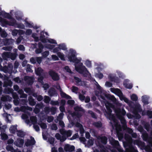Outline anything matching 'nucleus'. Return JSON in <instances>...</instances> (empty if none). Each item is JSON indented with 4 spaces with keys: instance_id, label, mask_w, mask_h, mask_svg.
<instances>
[{
    "instance_id": "a19ab883",
    "label": "nucleus",
    "mask_w": 152,
    "mask_h": 152,
    "mask_svg": "<svg viewBox=\"0 0 152 152\" xmlns=\"http://www.w3.org/2000/svg\"><path fill=\"white\" fill-rule=\"evenodd\" d=\"M58 48L60 49H62L65 50L67 49L65 45L64 44L59 45H58Z\"/></svg>"
},
{
    "instance_id": "2eb2a0df",
    "label": "nucleus",
    "mask_w": 152,
    "mask_h": 152,
    "mask_svg": "<svg viewBox=\"0 0 152 152\" xmlns=\"http://www.w3.org/2000/svg\"><path fill=\"white\" fill-rule=\"evenodd\" d=\"M35 72L36 74L39 76L45 75V72L43 69L40 67L36 68Z\"/></svg>"
},
{
    "instance_id": "7c9ffc66",
    "label": "nucleus",
    "mask_w": 152,
    "mask_h": 152,
    "mask_svg": "<svg viewBox=\"0 0 152 152\" xmlns=\"http://www.w3.org/2000/svg\"><path fill=\"white\" fill-rule=\"evenodd\" d=\"M76 126L79 128L80 132V134H82L84 133V130L82 125L81 124L78 123H77L76 124Z\"/></svg>"
},
{
    "instance_id": "72a5a7b5",
    "label": "nucleus",
    "mask_w": 152,
    "mask_h": 152,
    "mask_svg": "<svg viewBox=\"0 0 152 152\" xmlns=\"http://www.w3.org/2000/svg\"><path fill=\"white\" fill-rule=\"evenodd\" d=\"M33 96L35 97L37 100L39 101H40L43 99V96L41 95H38L37 94L34 93L33 94Z\"/></svg>"
},
{
    "instance_id": "f8f14e48",
    "label": "nucleus",
    "mask_w": 152,
    "mask_h": 152,
    "mask_svg": "<svg viewBox=\"0 0 152 152\" xmlns=\"http://www.w3.org/2000/svg\"><path fill=\"white\" fill-rule=\"evenodd\" d=\"M142 138L144 140L147 141L149 143V145L152 147V139L149 138L146 132L142 133Z\"/></svg>"
},
{
    "instance_id": "6e6552de",
    "label": "nucleus",
    "mask_w": 152,
    "mask_h": 152,
    "mask_svg": "<svg viewBox=\"0 0 152 152\" xmlns=\"http://www.w3.org/2000/svg\"><path fill=\"white\" fill-rule=\"evenodd\" d=\"M13 68V66L12 64L10 63L8 64V66H5L2 67H0L1 70L3 71L5 73H9L11 74L12 73Z\"/></svg>"
},
{
    "instance_id": "3c124183",
    "label": "nucleus",
    "mask_w": 152,
    "mask_h": 152,
    "mask_svg": "<svg viewBox=\"0 0 152 152\" xmlns=\"http://www.w3.org/2000/svg\"><path fill=\"white\" fill-rule=\"evenodd\" d=\"M61 95L62 97L65 98L67 99H71V97L70 96L67 95L63 92L61 93Z\"/></svg>"
},
{
    "instance_id": "4be33fe9",
    "label": "nucleus",
    "mask_w": 152,
    "mask_h": 152,
    "mask_svg": "<svg viewBox=\"0 0 152 152\" xmlns=\"http://www.w3.org/2000/svg\"><path fill=\"white\" fill-rule=\"evenodd\" d=\"M24 80L29 85L31 84L33 82V77H32L26 76L24 77Z\"/></svg>"
},
{
    "instance_id": "393cba45",
    "label": "nucleus",
    "mask_w": 152,
    "mask_h": 152,
    "mask_svg": "<svg viewBox=\"0 0 152 152\" xmlns=\"http://www.w3.org/2000/svg\"><path fill=\"white\" fill-rule=\"evenodd\" d=\"M18 92L20 95V98H27V95L24 93L22 89L19 90Z\"/></svg>"
},
{
    "instance_id": "0e129e2a",
    "label": "nucleus",
    "mask_w": 152,
    "mask_h": 152,
    "mask_svg": "<svg viewBox=\"0 0 152 152\" xmlns=\"http://www.w3.org/2000/svg\"><path fill=\"white\" fill-rule=\"evenodd\" d=\"M131 99L132 100L136 101L137 99V97L136 95L133 94L131 96Z\"/></svg>"
},
{
    "instance_id": "4468645a",
    "label": "nucleus",
    "mask_w": 152,
    "mask_h": 152,
    "mask_svg": "<svg viewBox=\"0 0 152 152\" xmlns=\"http://www.w3.org/2000/svg\"><path fill=\"white\" fill-rule=\"evenodd\" d=\"M21 118L25 121V122L29 126H31V124L28 119V116L26 114H23L21 116Z\"/></svg>"
},
{
    "instance_id": "f03ea898",
    "label": "nucleus",
    "mask_w": 152,
    "mask_h": 152,
    "mask_svg": "<svg viewBox=\"0 0 152 152\" xmlns=\"http://www.w3.org/2000/svg\"><path fill=\"white\" fill-rule=\"evenodd\" d=\"M117 114L121 122L123 125V129L126 130L128 133L130 134L132 137L134 138H136L137 137V135L135 133L133 132V131L132 129L128 128L126 125V122L124 117L126 112L124 110H121L120 109H118L117 110Z\"/></svg>"
},
{
    "instance_id": "e433bc0d",
    "label": "nucleus",
    "mask_w": 152,
    "mask_h": 152,
    "mask_svg": "<svg viewBox=\"0 0 152 152\" xmlns=\"http://www.w3.org/2000/svg\"><path fill=\"white\" fill-rule=\"evenodd\" d=\"M133 112L134 114L133 115L134 117L137 119L140 118L141 117L140 115L138 114L136 110H134Z\"/></svg>"
},
{
    "instance_id": "6ab92c4d",
    "label": "nucleus",
    "mask_w": 152,
    "mask_h": 152,
    "mask_svg": "<svg viewBox=\"0 0 152 152\" xmlns=\"http://www.w3.org/2000/svg\"><path fill=\"white\" fill-rule=\"evenodd\" d=\"M35 141L33 138H31V140H28L25 143L26 146L28 147L31 146L35 144Z\"/></svg>"
},
{
    "instance_id": "338daca9",
    "label": "nucleus",
    "mask_w": 152,
    "mask_h": 152,
    "mask_svg": "<svg viewBox=\"0 0 152 152\" xmlns=\"http://www.w3.org/2000/svg\"><path fill=\"white\" fill-rule=\"evenodd\" d=\"M18 48L20 50L24 51L25 50V47L23 45H19L18 47Z\"/></svg>"
},
{
    "instance_id": "69168bd1",
    "label": "nucleus",
    "mask_w": 152,
    "mask_h": 152,
    "mask_svg": "<svg viewBox=\"0 0 152 152\" xmlns=\"http://www.w3.org/2000/svg\"><path fill=\"white\" fill-rule=\"evenodd\" d=\"M88 113L89 114H90L91 115V116L92 118H96V115L94 113H93L92 111L89 110L88 111Z\"/></svg>"
},
{
    "instance_id": "603ef678",
    "label": "nucleus",
    "mask_w": 152,
    "mask_h": 152,
    "mask_svg": "<svg viewBox=\"0 0 152 152\" xmlns=\"http://www.w3.org/2000/svg\"><path fill=\"white\" fill-rule=\"evenodd\" d=\"M49 52L48 51H45L42 53V56L43 58H46L49 54Z\"/></svg>"
},
{
    "instance_id": "5701e85b",
    "label": "nucleus",
    "mask_w": 152,
    "mask_h": 152,
    "mask_svg": "<svg viewBox=\"0 0 152 152\" xmlns=\"http://www.w3.org/2000/svg\"><path fill=\"white\" fill-rule=\"evenodd\" d=\"M12 98L9 95H5L2 96L1 98V101L3 102L11 101Z\"/></svg>"
},
{
    "instance_id": "1a4fd4ad",
    "label": "nucleus",
    "mask_w": 152,
    "mask_h": 152,
    "mask_svg": "<svg viewBox=\"0 0 152 152\" xmlns=\"http://www.w3.org/2000/svg\"><path fill=\"white\" fill-rule=\"evenodd\" d=\"M76 52L72 49L69 50L68 55V59L70 61L75 62L76 61L77 58L75 56Z\"/></svg>"
},
{
    "instance_id": "9d476101",
    "label": "nucleus",
    "mask_w": 152,
    "mask_h": 152,
    "mask_svg": "<svg viewBox=\"0 0 152 152\" xmlns=\"http://www.w3.org/2000/svg\"><path fill=\"white\" fill-rule=\"evenodd\" d=\"M49 75L54 80L57 81L60 79L59 76L57 73L54 71L51 70L48 72Z\"/></svg>"
},
{
    "instance_id": "7ed1b4c3",
    "label": "nucleus",
    "mask_w": 152,
    "mask_h": 152,
    "mask_svg": "<svg viewBox=\"0 0 152 152\" xmlns=\"http://www.w3.org/2000/svg\"><path fill=\"white\" fill-rule=\"evenodd\" d=\"M125 138L127 142L126 143L127 148H126V152H138L135 149L132 144V137L128 134L125 135Z\"/></svg>"
},
{
    "instance_id": "4d7b16f0",
    "label": "nucleus",
    "mask_w": 152,
    "mask_h": 152,
    "mask_svg": "<svg viewBox=\"0 0 152 152\" xmlns=\"http://www.w3.org/2000/svg\"><path fill=\"white\" fill-rule=\"evenodd\" d=\"M31 66L29 64H28L26 65L27 68H26V70L27 72H31L32 71V70L31 68Z\"/></svg>"
},
{
    "instance_id": "e2e57ef3",
    "label": "nucleus",
    "mask_w": 152,
    "mask_h": 152,
    "mask_svg": "<svg viewBox=\"0 0 152 152\" xmlns=\"http://www.w3.org/2000/svg\"><path fill=\"white\" fill-rule=\"evenodd\" d=\"M18 30L15 29H14L12 31V35L13 36H15L17 35V34L18 33Z\"/></svg>"
},
{
    "instance_id": "9b49d317",
    "label": "nucleus",
    "mask_w": 152,
    "mask_h": 152,
    "mask_svg": "<svg viewBox=\"0 0 152 152\" xmlns=\"http://www.w3.org/2000/svg\"><path fill=\"white\" fill-rule=\"evenodd\" d=\"M111 144L116 148L119 152H124L120 147L119 142L118 141L112 139L111 142Z\"/></svg>"
},
{
    "instance_id": "6e6d98bb",
    "label": "nucleus",
    "mask_w": 152,
    "mask_h": 152,
    "mask_svg": "<svg viewBox=\"0 0 152 152\" xmlns=\"http://www.w3.org/2000/svg\"><path fill=\"white\" fill-rule=\"evenodd\" d=\"M36 34L33 33L32 35V37L34 38V41L35 42H38L39 40V37L36 36Z\"/></svg>"
},
{
    "instance_id": "c9c22d12",
    "label": "nucleus",
    "mask_w": 152,
    "mask_h": 152,
    "mask_svg": "<svg viewBox=\"0 0 152 152\" xmlns=\"http://www.w3.org/2000/svg\"><path fill=\"white\" fill-rule=\"evenodd\" d=\"M24 91L25 92L28 94L29 95L31 94L33 92V91L30 88H24Z\"/></svg>"
},
{
    "instance_id": "58836bf2",
    "label": "nucleus",
    "mask_w": 152,
    "mask_h": 152,
    "mask_svg": "<svg viewBox=\"0 0 152 152\" xmlns=\"http://www.w3.org/2000/svg\"><path fill=\"white\" fill-rule=\"evenodd\" d=\"M17 135L20 137H23L25 135V133L21 130H19L17 131Z\"/></svg>"
},
{
    "instance_id": "a18cd8bd",
    "label": "nucleus",
    "mask_w": 152,
    "mask_h": 152,
    "mask_svg": "<svg viewBox=\"0 0 152 152\" xmlns=\"http://www.w3.org/2000/svg\"><path fill=\"white\" fill-rule=\"evenodd\" d=\"M44 102L46 103H49V102L50 100V98L48 96H45L44 97Z\"/></svg>"
},
{
    "instance_id": "c85d7f7f",
    "label": "nucleus",
    "mask_w": 152,
    "mask_h": 152,
    "mask_svg": "<svg viewBox=\"0 0 152 152\" xmlns=\"http://www.w3.org/2000/svg\"><path fill=\"white\" fill-rule=\"evenodd\" d=\"M12 84V82L10 80H7L4 81V82L3 86L6 87L7 86H11Z\"/></svg>"
},
{
    "instance_id": "13d9d810",
    "label": "nucleus",
    "mask_w": 152,
    "mask_h": 152,
    "mask_svg": "<svg viewBox=\"0 0 152 152\" xmlns=\"http://www.w3.org/2000/svg\"><path fill=\"white\" fill-rule=\"evenodd\" d=\"M90 132L91 133L93 134V135L96 137V136H98L97 135V132L94 129H91L90 130Z\"/></svg>"
},
{
    "instance_id": "49530a36",
    "label": "nucleus",
    "mask_w": 152,
    "mask_h": 152,
    "mask_svg": "<svg viewBox=\"0 0 152 152\" xmlns=\"http://www.w3.org/2000/svg\"><path fill=\"white\" fill-rule=\"evenodd\" d=\"M17 55L15 53H10V58L12 60H15L16 57Z\"/></svg>"
},
{
    "instance_id": "052dcab7",
    "label": "nucleus",
    "mask_w": 152,
    "mask_h": 152,
    "mask_svg": "<svg viewBox=\"0 0 152 152\" xmlns=\"http://www.w3.org/2000/svg\"><path fill=\"white\" fill-rule=\"evenodd\" d=\"M45 47L48 48L52 49L54 48V45H51L50 44H46L45 45Z\"/></svg>"
},
{
    "instance_id": "ea45409f",
    "label": "nucleus",
    "mask_w": 152,
    "mask_h": 152,
    "mask_svg": "<svg viewBox=\"0 0 152 152\" xmlns=\"http://www.w3.org/2000/svg\"><path fill=\"white\" fill-rule=\"evenodd\" d=\"M50 129L53 130H56L58 129L57 125L55 124H50Z\"/></svg>"
},
{
    "instance_id": "a878e982",
    "label": "nucleus",
    "mask_w": 152,
    "mask_h": 152,
    "mask_svg": "<svg viewBox=\"0 0 152 152\" xmlns=\"http://www.w3.org/2000/svg\"><path fill=\"white\" fill-rule=\"evenodd\" d=\"M13 90L12 89L6 87L4 90V93L7 94H9L10 93H12L13 92Z\"/></svg>"
},
{
    "instance_id": "b1692460",
    "label": "nucleus",
    "mask_w": 152,
    "mask_h": 152,
    "mask_svg": "<svg viewBox=\"0 0 152 152\" xmlns=\"http://www.w3.org/2000/svg\"><path fill=\"white\" fill-rule=\"evenodd\" d=\"M28 100L29 102V104L31 106H33L35 105L36 102L34 99L31 96H30L28 97Z\"/></svg>"
},
{
    "instance_id": "f3484780",
    "label": "nucleus",
    "mask_w": 152,
    "mask_h": 152,
    "mask_svg": "<svg viewBox=\"0 0 152 152\" xmlns=\"http://www.w3.org/2000/svg\"><path fill=\"white\" fill-rule=\"evenodd\" d=\"M3 42L4 45H8L12 44L14 42V40L12 39H8L5 38L3 39Z\"/></svg>"
},
{
    "instance_id": "cd10ccee",
    "label": "nucleus",
    "mask_w": 152,
    "mask_h": 152,
    "mask_svg": "<svg viewBox=\"0 0 152 152\" xmlns=\"http://www.w3.org/2000/svg\"><path fill=\"white\" fill-rule=\"evenodd\" d=\"M37 118L36 116H31L30 117L29 120L31 124V125L32 124L33 125L36 124L37 122Z\"/></svg>"
},
{
    "instance_id": "864d4df0",
    "label": "nucleus",
    "mask_w": 152,
    "mask_h": 152,
    "mask_svg": "<svg viewBox=\"0 0 152 152\" xmlns=\"http://www.w3.org/2000/svg\"><path fill=\"white\" fill-rule=\"evenodd\" d=\"M12 47L11 46H6L2 48V49L6 51H10L12 50Z\"/></svg>"
},
{
    "instance_id": "f257e3e1",
    "label": "nucleus",
    "mask_w": 152,
    "mask_h": 152,
    "mask_svg": "<svg viewBox=\"0 0 152 152\" xmlns=\"http://www.w3.org/2000/svg\"><path fill=\"white\" fill-rule=\"evenodd\" d=\"M105 106L107 110V112H106L108 115V118L110 120H112L115 123V125L116 127V130L118 131H120L121 130V126L118 124L116 122V119H115L114 116L113 115L111 114V112H112V110L110 108H113L114 111H115V113H116V114L118 118V119L120 120L119 118L118 115L117 114V110L118 109H120L121 110H125L123 109L121 110V109L119 108H114V106L113 105L107 102H106L105 103Z\"/></svg>"
},
{
    "instance_id": "de8ad7c7",
    "label": "nucleus",
    "mask_w": 152,
    "mask_h": 152,
    "mask_svg": "<svg viewBox=\"0 0 152 152\" xmlns=\"http://www.w3.org/2000/svg\"><path fill=\"white\" fill-rule=\"evenodd\" d=\"M96 88L99 90V91H98V93L97 94L96 92L95 93V94L96 95L99 96L102 93V89H101V87L99 85H98V86H96Z\"/></svg>"
},
{
    "instance_id": "bf43d9fd",
    "label": "nucleus",
    "mask_w": 152,
    "mask_h": 152,
    "mask_svg": "<svg viewBox=\"0 0 152 152\" xmlns=\"http://www.w3.org/2000/svg\"><path fill=\"white\" fill-rule=\"evenodd\" d=\"M57 110V108L56 107H52L50 108V111L52 114L54 115L55 114Z\"/></svg>"
},
{
    "instance_id": "774afa93",
    "label": "nucleus",
    "mask_w": 152,
    "mask_h": 152,
    "mask_svg": "<svg viewBox=\"0 0 152 152\" xmlns=\"http://www.w3.org/2000/svg\"><path fill=\"white\" fill-rule=\"evenodd\" d=\"M145 129L147 131H148L150 128V125L148 123H146L144 125Z\"/></svg>"
},
{
    "instance_id": "79ce46f5",
    "label": "nucleus",
    "mask_w": 152,
    "mask_h": 152,
    "mask_svg": "<svg viewBox=\"0 0 152 152\" xmlns=\"http://www.w3.org/2000/svg\"><path fill=\"white\" fill-rule=\"evenodd\" d=\"M142 101L145 104H147L148 103V98L146 96H142Z\"/></svg>"
},
{
    "instance_id": "39448f33",
    "label": "nucleus",
    "mask_w": 152,
    "mask_h": 152,
    "mask_svg": "<svg viewBox=\"0 0 152 152\" xmlns=\"http://www.w3.org/2000/svg\"><path fill=\"white\" fill-rule=\"evenodd\" d=\"M79 66H75V69L79 73L82 74L85 77H86L89 74L88 71L85 66H82V63H79Z\"/></svg>"
},
{
    "instance_id": "a211bd4d",
    "label": "nucleus",
    "mask_w": 152,
    "mask_h": 152,
    "mask_svg": "<svg viewBox=\"0 0 152 152\" xmlns=\"http://www.w3.org/2000/svg\"><path fill=\"white\" fill-rule=\"evenodd\" d=\"M74 77L75 80V82L77 85L82 86L85 85V82L84 81H82L80 79L75 76H74Z\"/></svg>"
},
{
    "instance_id": "c756f323",
    "label": "nucleus",
    "mask_w": 152,
    "mask_h": 152,
    "mask_svg": "<svg viewBox=\"0 0 152 152\" xmlns=\"http://www.w3.org/2000/svg\"><path fill=\"white\" fill-rule=\"evenodd\" d=\"M10 52H4L2 54V57L4 60H7L8 58H10Z\"/></svg>"
},
{
    "instance_id": "2f4dec72",
    "label": "nucleus",
    "mask_w": 152,
    "mask_h": 152,
    "mask_svg": "<svg viewBox=\"0 0 152 152\" xmlns=\"http://www.w3.org/2000/svg\"><path fill=\"white\" fill-rule=\"evenodd\" d=\"M44 32L42 31L40 34V39H39L42 42L45 43L47 42L45 38V36L44 35Z\"/></svg>"
},
{
    "instance_id": "412c9836",
    "label": "nucleus",
    "mask_w": 152,
    "mask_h": 152,
    "mask_svg": "<svg viewBox=\"0 0 152 152\" xmlns=\"http://www.w3.org/2000/svg\"><path fill=\"white\" fill-rule=\"evenodd\" d=\"M74 147L67 144L65 146L64 149L66 151H72L74 150Z\"/></svg>"
},
{
    "instance_id": "dca6fc26",
    "label": "nucleus",
    "mask_w": 152,
    "mask_h": 152,
    "mask_svg": "<svg viewBox=\"0 0 152 152\" xmlns=\"http://www.w3.org/2000/svg\"><path fill=\"white\" fill-rule=\"evenodd\" d=\"M24 143L23 140L20 138H18L14 142V144L17 146L21 147Z\"/></svg>"
},
{
    "instance_id": "aec40b11",
    "label": "nucleus",
    "mask_w": 152,
    "mask_h": 152,
    "mask_svg": "<svg viewBox=\"0 0 152 152\" xmlns=\"http://www.w3.org/2000/svg\"><path fill=\"white\" fill-rule=\"evenodd\" d=\"M48 93L50 96H56L57 94L55 89L53 88H50L48 91Z\"/></svg>"
},
{
    "instance_id": "37998d69",
    "label": "nucleus",
    "mask_w": 152,
    "mask_h": 152,
    "mask_svg": "<svg viewBox=\"0 0 152 152\" xmlns=\"http://www.w3.org/2000/svg\"><path fill=\"white\" fill-rule=\"evenodd\" d=\"M16 130V126H12L10 127V131L12 133H14Z\"/></svg>"
},
{
    "instance_id": "5fc2aeb1",
    "label": "nucleus",
    "mask_w": 152,
    "mask_h": 152,
    "mask_svg": "<svg viewBox=\"0 0 152 152\" xmlns=\"http://www.w3.org/2000/svg\"><path fill=\"white\" fill-rule=\"evenodd\" d=\"M1 139L3 140H6L8 138L7 135L5 134L4 133H1Z\"/></svg>"
},
{
    "instance_id": "20e7f679",
    "label": "nucleus",
    "mask_w": 152,
    "mask_h": 152,
    "mask_svg": "<svg viewBox=\"0 0 152 152\" xmlns=\"http://www.w3.org/2000/svg\"><path fill=\"white\" fill-rule=\"evenodd\" d=\"M74 109L75 111L70 114L73 118H75V117L77 118H80L85 112L84 110L78 106L75 107Z\"/></svg>"
},
{
    "instance_id": "8fccbe9b",
    "label": "nucleus",
    "mask_w": 152,
    "mask_h": 152,
    "mask_svg": "<svg viewBox=\"0 0 152 152\" xmlns=\"http://www.w3.org/2000/svg\"><path fill=\"white\" fill-rule=\"evenodd\" d=\"M134 144H136L138 145H142L143 143L141 141L138 140H135L134 142Z\"/></svg>"
},
{
    "instance_id": "0eeeda50",
    "label": "nucleus",
    "mask_w": 152,
    "mask_h": 152,
    "mask_svg": "<svg viewBox=\"0 0 152 152\" xmlns=\"http://www.w3.org/2000/svg\"><path fill=\"white\" fill-rule=\"evenodd\" d=\"M59 132L62 135V139H61L62 142L65 141L67 137L71 136L72 134V132L71 131H66L63 129H60Z\"/></svg>"
},
{
    "instance_id": "473e14b6",
    "label": "nucleus",
    "mask_w": 152,
    "mask_h": 152,
    "mask_svg": "<svg viewBox=\"0 0 152 152\" xmlns=\"http://www.w3.org/2000/svg\"><path fill=\"white\" fill-rule=\"evenodd\" d=\"M64 115L63 113H60L57 116L56 119L55 120V122L56 123H57L58 121H62L61 120L63 118Z\"/></svg>"
},
{
    "instance_id": "ddd939ff",
    "label": "nucleus",
    "mask_w": 152,
    "mask_h": 152,
    "mask_svg": "<svg viewBox=\"0 0 152 152\" xmlns=\"http://www.w3.org/2000/svg\"><path fill=\"white\" fill-rule=\"evenodd\" d=\"M96 138L98 142H100L104 145L106 144L107 139L105 136H96Z\"/></svg>"
},
{
    "instance_id": "09e8293b",
    "label": "nucleus",
    "mask_w": 152,
    "mask_h": 152,
    "mask_svg": "<svg viewBox=\"0 0 152 152\" xmlns=\"http://www.w3.org/2000/svg\"><path fill=\"white\" fill-rule=\"evenodd\" d=\"M42 59L43 57H36L35 58V59L36 60V61L39 64H40L41 63L42 61Z\"/></svg>"
},
{
    "instance_id": "f704fd0d",
    "label": "nucleus",
    "mask_w": 152,
    "mask_h": 152,
    "mask_svg": "<svg viewBox=\"0 0 152 152\" xmlns=\"http://www.w3.org/2000/svg\"><path fill=\"white\" fill-rule=\"evenodd\" d=\"M108 97L109 99L111 100L114 103L117 104V100L114 96L113 95H109Z\"/></svg>"
},
{
    "instance_id": "c03bdc74",
    "label": "nucleus",
    "mask_w": 152,
    "mask_h": 152,
    "mask_svg": "<svg viewBox=\"0 0 152 152\" xmlns=\"http://www.w3.org/2000/svg\"><path fill=\"white\" fill-rule=\"evenodd\" d=\"M23 39V37L21 36H20L18 37L16 40V43L17 44H20L21 40Z\"/></svg>"
},
{
    "instance_id": "4c0bfd02",
    "label": "nucleus",
    "mask_w": 152,
    "mask_h": 152,
    "mask_svg": "<svg viewBox=\"0 0 152 152\" xmlns=\"http://www.w3.org/2000/svg\"><path fill=\"white\" fill-rule=\"evenodd\" d=\"M7 22H5V24H8L11 26H14L16 22V20L15 19H13L10 22H9L6 20Z\"/></svg>"
},
{
    "instance_id": "680f3d73",
    "label": "nucleus",
    "mask_w": 152,
    "mask_h": 152,
    "mask_svg": "<svg viewBox=\"0 0 152 152\" xmlns=\"http://www.w3.org/2000/svg\"><path fill=\"white\" fill-rule=\"evenodd\" d=\"M57 55L61 60H64V55L62 53L60 52H58L57 53Z\"/></svg>"
},
{
    "instance_id": "bb28decb",
    "label": "nucleus",
    "mask_w": 152,
    "mask_h": 152,
    "mask_svg": "<svg viewBox=\"0 0 152 152\" xmlns=\"http://www.w3.org/2000/svg\"><path fill=\"white\" fill-rule=\"evenodd\" d=\"M0 34L1 37L3 38L6 37L7 36V34L4 29H2L0 27Z\"/></svg>"
},
{
    "instance_id": "423d86ee",
    "label": "nucleus",
    "mask_w": 152,
    "mask_h": 152,
    "mask_svg": "<svg viewBox=\"0 0 152 152\" xmlns=\"http://www.w3.org/2000/svg\"><path fill=\"white\" fill-rule=\"evenodd\" d=\"M110 89L111 92L118 95L121 100H124L127 103H129V100L124 96L121 91L118 88H111Z\"/></svg>"
}]
</instances>
